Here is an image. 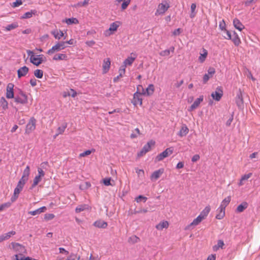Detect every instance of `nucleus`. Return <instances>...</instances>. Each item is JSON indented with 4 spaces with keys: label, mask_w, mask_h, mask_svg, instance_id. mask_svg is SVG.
I'll return each instance as SVG.
<instances>
[{
    "label": "nucleus",
    "mask_w": 260,
    "mask_h": 260,
    "mask_svg": "<svg viewBox=\"0 0 260 260\" xmlns=\"http://www.w3.org/2000/svg\"><path fill=\"white\" fill-rule=\"evenodd\" d=\"M27 53L30 57V62L36 66H39L45 60V57L43 54L35 55L31 50H27Z\"/></svg>",
    "instance_id": "1"
},
{
    "label": "nucleus",
    "mask_w": 260,
    "mask_h": 260,
    "mask_svg": "<svg viewBox=\"0 0 260 260\" xmlns=\"http://www.w3.org/2000/svg\"><path fill=\"white\" fill-rule=\"evenodd\" d=\"M67 46L64 45V42H62V41H58L51 47V49L47 51V53L50 55L64 49Z\"/></svg>",
    "instance_id": "2"
},
{
    "label": "nucleus",
    "mask_w": 260,
    "mask_h": 260,
    "mask_svg": "<svg viewBox=\"0 0 260 260\" xmlns=\"http://www.w3.org/2000/svg\"><path fill=\"white\" fill-rule=\"evenodd\" d=\"M173 152L172 148H168L161 153L158 154L155 158V162H157L162 160L164 158L167 157Z\"/></svg>",
    "instance_id": "3"
},
{
    "label": "nucleus",
    "mask_w": 260,
    "mask_h": 260,
    "mask_svg": "<svg viewBox=\"0 0 260 260\" xmlns=\"http://www.w3.org/2000/svg\"><path fill=\"white\" fill-rule=\"evenodd\" d=\"M25 184V183H23L22 182L19 181L14 189L13 196L11 197V201L12 202H15L18 198L19 194L22 191Z\"/></svg>",
    "instance_id": "4"
},
{
    "label": "nucleus",
    "mask_w": 260,
    "mask_h": 260,
    "mask_svg": "<svg viewBox=\"0 0 260 260\" xmlns=\"http://www.w3.org/2000/svg\"><path fill=\"white\" fill-rule=\"evenodd\" d=\"M169 7L170 5L166 1L162 2L158 5L155 15H162L164 14L168 10Z\"/></svg>",
    "instance_id": "5"
},
{
    "label": "nucleus",
    "mask_w": 260,
    "mask_h": 260,
    "mask_svg": "<svg viewBox=\"0 0 260 260\" xmlns=\"http://www.w3.org/2000/svg\"><path fill=\"white\" fill-rule=\"evenodd\" d=\"M155 142L153 141H150L145 144L142 150L138 152V156L141 157L145 154L147 152L149 151L151 149V147L152 146L154 145Z\"/></svg>",
    "instance_id": "6"
},
{
    "label": "nucleus",
    "mask_w": 260,
    "mask_h": 260,
    "mask_svg": "<svg viewBox=\"0 0 260 260\" xmlns=\"http://www.w3.org/2000/svg\"><path fill=\"white\" fill-rule=\"evenodd\" d=\"M36 120L34 117H31L26 126L25 133L30 134L36 128Z\"/></svg>",
    "instance_id": "7"
},
{
    "label": "nucleus",
    "mask_w": 260,
    "mask_h": 260,
    "mask_svg": "<svg viewBox=\"0 0 260 260\" xmlns=\"http://www.w3.org/2000/svg\"><path fill=\"white\" fill-rule=\"evenodd\" d=\"M140 88L142 89V92L143 95H152L154 92V87L153 84H149L145 89H144L141 85H139L137 87V90H140Z\"/></svg>",
    "instance_id": "8"
},
{
    "label": "nucleus",
    "mask_w": 260,
    "mask_h": 260,
    "mask_svg": "<svg viewBox=\"0 0 260 260\" xmlns=\"http://www.w3.org/2000/svg\"><path fill=\"white\" fill-rule=\"evenodd\" d=\"M223 95V91L221 87H217L215 91L213 92L211 94L212 98L216 101H219L221 99Z\"/></svg>",
    "instance_id": "9"
},
{
    "label": "nucleus",
    "mask_w": 260,
    "mask_h": 260,
    "mask_svg": "<svg viewBox=\"0 0 260 260\" xmlns=\"http://www.w3.org/2000/svg\"><path fill=\"white\" fill-rule=\"evenodd\" d=\"M11 245L14 250L19 254L24 253L26 251L24 246L19 243L12 242Z\"/></svg>",
    "instance_id": "10"
},
{
    "label": "nucleus",
    "mask_w": 260,
    "mask_h": 260,
    "mask_svg": "<svg viewBox=\"0 0 260 260\" xmlns=\"http://www.w3.org/2000/svg\"><path fill=\"white\" fill-rule=\"evenodd\" d=\"M139 91V90H137V91L134 94V98L132 103L135 106L138 104L140 105L142 104V99L141 98V96L143 94L142 92H141Z\"/></svg>",
    "instance_id": "11"
},
{
    "label": "nucleus",
    "mask_w": 260,
    "mask_h": 260,
    "mask_svg": "<svg viewBox=\"0 0 260 260\" xmlns=\"http://www.w3.org/2000/svg\"><path fill=\"white\" fill-rule=\"evenodd\" d=\"M14 84L9 83L7 86L6 97L7 99H12L14 98L13 91Z\"/></svg>",
    "instance_id": "12"
},
{
    "label": "nucleus",
    "mask_w": 260,
    "mask_h": 260,
    "mask_svg": "<svg viewBox=\"0 0 260 260\" xmlns=\"http://www.w3.org/2000/svg\"><path fill=\"white\" fill-rule=\"evenodd\" d=\"M164 169H159L156 171H155L151 175L150 179L152 181H156L157 180L160 176L164 173Z\"/></svg>",
    "instance_id": "13"
},
{
    "label": "nucleus",
    "mask_w": 260,
    "mask_h": 260,
    "mask_svg": "<svg viewBox=\"0 0 260 260\" xmlns=\"http://www.w3.org/2000/svg\"><path fill=\"white\" fill-rule=\"evenodd\" d=\"M30 174V168L28 166H27L25 168L23 175L21 179L19 181L22 182L23 183H26V182L28 180V177Z\"/></svg>",
    "instance_id": "14"
},
{
    "label": "nucleus",
    "mask_w": 260,
    "mask_h": 260,
    "mask_svg": "<svg viewBox=\"0 0 260 260\" xmlns=\"http://www.w3.org/2000/svg\"><path fill=\"white\" fill-rule=\"evenodd\" d=\"M29 69L26 66L21 67L17 70L18 78L25 76L28 73Z\"/></svg>",
    "instance_id": "15"
},
{
    "label": "nucleus",
    "mask_w": 260,
    "mask_h": 260,
    "mask_svg": "<svg viewBox=\"0 0 260 260\" xmlns=\"http://www.w3.org/2000/svg\"><path fill=\"white\" fill-rule=\"evenodd\" d=\"M131 56H128L126 59H125L123 63V64L126 67L127 66H131L134 60L136 58V55L135 54H134L133 53H132L131 54Z\"/></svg>",
    "instance_id": "16"
},
{
    "label": "nucleus",
    "mask_w": 260,
    "mask_h": 260,
    "mask_svg": "<svg viewBox=\"0 0 260 260\" xmlns=\"http://www.w3.org/2000/svg\"><path fill=\"white\" fill-rule=\"evenodd\" d=\"M203 99L204 98L203 95L200 96V97L197 99L193 102V103L191 105V106L189 107L188 109V111H192L194 109L198 107L201 103L203 101Z\"/></svg>",
    "instance_id": "17"
},
{
    "label": "nucleus",
    "mask_w": 260,
    "mask_h": 260,
    "mask_svg": "<svg viewBox=\"0 0 260 260\" xmlns=\"http://www.w3.org/2000/svg\"><path fill=\"white\" fill-rule=\"evenodd\" d=\"M51 34L54 36L55 39L60 40L61 38L64 37V33L61 30L55 29L51 31Z\"/></svg>",
    "instance_id": "18"
},
{
    "label": "nucleus",
    "mask_w": 260,
    "mask_h": 260,
    "mask_svg": "<svg viewBox=\"0 0 260 260\" xmlns=\"http://www.w3.org/2000/svg\"><path fill=\"white\" fill-rule=\"evenodd\" d=\"M16 232L12 231L5 234H3L0 236V242H2L5 240L9 239L12 236L15 235Z\"/></svg>",
    "instance_id": "19"
},
{
    "label": "nucleus",
    "mask_w": 260,
    "mask_h": 260,
    "mask_svg": "<svg viewBox=\"0 0 260 260\" xmlns=\"http://www.w3.org/2000/svg\"><path fill=\"white\" fill-rule=\"evenodd\" d=\"M233 25L234 27L239 31L242 30L245 28L244 25L237 18H235L233 20Z\"/></svg>",
    "instance_id": "20"
},
{
    "label": "nucleus",
    "mask_w": 260,
    "mask_h": 260,
    "mask_svg": "<svg viewBox=\"0 0 260 260\" xmlns=\"http://www.w3.org/2000/svg\"><path fill=\"white\" fill-rule=\"evenodd\" d=\"M111 65V61L109 58L104 60L103 70L104 73H106L109 70Z\"/></svg>",
    "instance_id": "21"
},
{
    "label": "nucleus",
    "mask_w": 260,
    "mask_h": 260,
    "mask_svg": "<svg viewBox=\"0 0 260 260\" xmlns=\"http://www.w3.org/2000/svg\"><path fill=\"white\" fill-rule=\"evenodd\" d=\"M37 15V11L36 10H31L29 12L25 13L21 17V19H28L32 17L33 15Z\"/></svg>",
    "instance_id": "22"
},
{
    "label": "nucleus",
    "mask_w": 260,
    "mask_h": 260,
    "mask_svg": "<svg viewBox=\"0 0 260 260\" xmlns=\"http://www.w3.org/2000/svg\"><path fill=\"white\" fill-rule=\"evenodd\" d=\"M236 103L239 108H241L243 105V100L241 92L237 94L236 98Z\"/></svg>",
    "instance_id": "23"
},
{
    "label": "nucleus",
    "mask_w": 260,
    "mask_h": 260,
    "mask_svg": "<svg viewBox=\"0 0 260 260\" xmlns=\"http://www.w3.org/2000/svg\"><path fill=\"white\" fill-rule=\"evenodd\" d=\"M68 56L66 54L59 53L56 54L53 57L54 60H67Z\"/></svg>",
    "instance_id": "24"
},
{
    "label": "nucleus",
    "mask_w": 260,
    "mask_h": 260,
    "mask_svg": "<svg viewBox=\"0 0 260 260\" xmlns=\"http://www.w3.org/2000/svg\"><path fill=\"white\" fill-rule=\"evenodd\" d=\"M15 102L17 103L25 104L27 103L28 100L26 98H22L19 95H16L14 98Z\"/></svg>",
    "instance_id": "25"
},
{
    "label": "nucleus",
    "mask_w": 260,
    "mask_h": 260,
    "mask_svg": "<svg viewBox=\"0 0 260 260\" xmlns=\"http://www.w3.org/2000/svg\"><path fill=\"white\" fill-rule=\"evenodd\" d=\"M94 226L99 228H106L108 224L106 222L102 221V220H97L95 221L93 223Z\"/></svg>",
    "instance_id": "26"
},
{
    "label": "nucleus",
    "mask_w": 260,
    "mask_h": 260,
    "mask_svg": "<svg viewBox=\"0 0 260 260\" xmlns=\"http://www.w3.org/2000/svg\"><path fill=\"white\" fill-rule=\"evenodd\" d=\"M46 210V207L45 206H43L36 210L29 211L28 212L29 214H30L31 215L35 216L37 214H40V213L45 212V211Z\"/></svg>",
    "instance_id": "27"
},
{
    "label": "nucleus",
    "mask_w": 260,
    "mask_h": 260,
    "mask_svg": "<svg viewBox=\"0 0 260 260\" xmlns=\"http://www.w3.org/2000/svg\"><path fill=\"white\" fill-rule=\"evenodd\" d=\"M169 226V222L167 221H163L155 226L156 229L158 230H162L163 229H167Z\"/></svg>",
    "instance_id": "28"
},
{
    "label": "nucleus",
    "mask_w": 260,
    "mask_h": 260,
    "mask_svg": "<svg viewBox=\"0 0 260 260\" xmlns=\"http://www.w3.org/2000/svg\"><path fill=\"white\" fill-rule=\"evenodd\" d=\"M202 220H203V219L202 218V217H201L199 215L196 218H195L192 221V222L189 225H188L185 228V229L186 230H188V229H189V227L191 226H196V225H198L202 221Z\"/></svg>",
    "instance_id": "29"
},
{
    "label": "nucleus",
    "mask_w": 260,
    "mask_h": 260,
    "mask_svg": "<svg viewBox=\"0 0 260 260\" xmlns=\"http://www.w3.org/2000/svg\"><path fill=\"white\" fill-rule=\"evenodd\" d=\"M210 207L209 206H206L205 209L200 213L199 216L204 219L209 214L210 211Z\"/></svg>",
    "instance_id": "30"
},
{
    "label": "nucleus",
    "mask_w": 260,
    "mask_h": 260,
    "mask_svg": "<svg viewBox=\"0 0 260 260\" xmlns=\"http://www.w3.org/2000/svg\"><path fill=\"white\" fill-rule=\"evenodd\" d=\"M235 46H238L241 43V40L238 34L236 32L233 33V37L231 39Z\"/></svg>",
    "instance_id": "31"
},
{
    "label": "nucleus",
    "mask_w": 260,
    "mask_h": 260,
    "mask_svg": "<svg viewBox=\"0 0 260 260\" xmlns=\"http://www.w3.org/2000/svg\"><path fill=\"white\" fill-rule=\"evenodd\" d=\"M231 201V197L230 196L225 198L221 203L219 208L225 210V207L229 205Z\"/></svg>",
    "instance_id": "32"
},
{
    "label": "nucleus",
    "mask_w": 260,
    "mask_h": 260,
    "mask_svg": "<svg viewBox=\"0 0 260 260\" xmlns=\"http://www.w3.org/2000/svg\"><path fill=\"white\" fill-rule=\"evenodd\" d=\"M63 22H66L68 25L72 24H78L79 23L78 20L76 18H67L62 20Z\"/></svg>",
    "instance_id": "33"
},
{
    "label": "nucleus",
    "mask_w": 260,
    "mask_h": 260,
    "mask_svg": "<svg viewBox=\"0 0 260 260\" xmlns=\"http://www.w3.org/2000/svg\"><path fill=\"white\" fill-rule=\"evenodd\" d=\"M248 207V204L247 202H243L240 204L236 209L237 212L240 213L243 212L245 209Z\"/></svg>",
    "instance_id": "34"
},
{
    "label": "nucleus",
    "mask_w": 260,
    "mask_h": 260,
    "mask_svg": "<svg viewBox=\"0 0 260 260\" xmlns=\"http://www.w3.org/2000/svg\"><path fill=\"white\" fill-rule=\"evenodd\" d=\"M203 53H200V55L199 57V60L201 63H203L205 60L208 55L207 50L204 48H203Z\"/></svg>",
    "instance_id": "35"
},
{
    "label": "nucleus",
    "mask_w": 260,
    "mask_h": 260,
    "mask_svg": "<svg viewBox=\"0 0 260 260\" xmlns=\"http://www.w3.org/2000/svg\"><path fill=\"white\" fill-rule=\"evenodd\" d=\"M218 213L216 215V218L218 219H221L224 216L225 210L220 208H218L217 210Z\"/></svg>",
    "instance_id": "36"
},
{
    "label": "nucleus",
    "mask_w": 260,
    "mask_h": 260,
    "mask_svg": "<svg viewBox=\"0 0 260 260\" xmlns=\"http://www.w3.org/2000/svg\"><path fill=\"white\" fill-rule=\"evenodd\" d=\"M224 246V242L222 240H219L217 242V244L213 247V250L214 251L218 250L220 248H222Z\"/></svg>",
    "instance_id": "37"
},
{
    "label": "nucleus",
    "mask_w": 260,
    "mask_h": 260,
    "mask_svg": "<svg viewBox=\"0 0 260 260\" xmlns=\"http://www.w3.org/2000/svg\"><path fill=\"white\" fill-rule=\"evenodd\" d=\"M0 104H1V106L2 107L3 109L6 110V109H8V103L4 97H2L1 98Z\"/></svg>",
    "instance_id": "38"
},
{
    "label": "nucleus",
    "mask_w": 260,
    "mask_h": 260,
    "mask_svg": "<svg viewBox=\"0 0 260 260\" xmlns=\"http://www.w3.org/2000/svg\"><path fill=\"white\" fill-rule=\"evenodd\" d=\"M189 132L188 128L186 126H183L181 127L179 135L181 137L185 136H186Z\"/></svg>",
    "instance_id": "39"
},
{
    "label": "nucleus",
    "mask_w": 260,
    "mask_h": 260,
    "mask_svg": "<svg viewBox=\"0 0 260 260\" xmlns=\"http://www.w3.org/2000/svg\"><path fill=\"white\" fill-rule=\"evenodd\" d=\"M88 209V206L87 205L83 204L77 206L75 209V211L77 213H79Z\"/></svg>",
    "instance_id": "40"
},
{
    "label": "nucleus",
    "mask_w": 260,
    "mask_h": 260,
    "mask_svg": "<svg viewBox=\"0 0 260 260\" xmlns=\"http://www.w3.org/2000/svg\"><path fill=\"white\" fill-rule=\"evenodd\" d=\"M67 126V123H64L63 124H62V125L61 126L58 127L57 128V133L56 134V135H59L63 134L66 129Z\"/></svg>",
    "instance_id": "41"
},
{
    "label": "nucleus",
    "mask_w": 260,
    "mask_h": 260,
    "mask_svg": "<svg viewBox=\"0 0 260 260\" xmlns=\"http://www.w3.org/2000/svg\"><path fill=\"white\" fill-rule=\"evenodd\" d=\"M119 27V22L117 21L112 23L109 28V30L114 31H116Z\"/></svg>",
    "instance_id": "42"
},
{
    "label": "nucleus",
    "mask_w": 260,
    "mask_h": 260,
    "mask_svg": "<svg viewBox=\"0 0 260 260\" xmlns=\"http://www.w3.org/2000/svg\"><path fill=\"white\" fill-rule=\"evenodd\" d=\"M18 25L17 22H14L12 24L8 25L7 26L5 27V30L6 31H10L12 29H14L17 27H18Z\"/></svg>",
    "instance_id": "43"
},
{
    "label": "nucleus",
    "mask_w": 260,
    "mask_h": 260,
    "mask_svg": "<svg viewBox=\"0 0 260 260\" xmlns=\"http://www.w3.org/2000/svg\"><path fill=\"white\" fill-rule=\"evenodd\" d=\"M41 177L37 175L34 179L33 183L31 185V188H33L37 185H38V184L41 181Z\"/></svg>",
    "instance_id": "44"
},
{
    "label": "nucleus",
    "mask_w": 260,
    "mask_h": 260,
    "mask_svg": "<svg viewBox=\"0 0 260 260\" xmlns=\"http://www.w3.org/2000/svg\"><path fill=\"white\" fill-rule=\"evenodd\" d=\"M34 75L38 78H42L43 76V71L40 69H37L34 71Z\"/></svg>",
    "instance_id": "45"
},
{
    "label": "nucleus",
    "mask_w": 260,
    "mask_h": 260,
    "mask_svg": "<svg viewBox=\"0 0 260 260\" xmlns=\"http://www.w3.org/2000/svg\"><path fill=\"white\" fill-rule=\"evenodd\" d=\"M196 4H192L190 7L191 13L190 14V18H193L195 16L196 12L195 10L196 9Z\"/></svg>",
    "instance_id": "46"
},
{
    "label": "nucleus",
    "mask_w": 260,
    "mask_h": 260,
    "mask_svg": "<svg viewBox=\"0 0 260 260\" xmlns=\"http://www.w3.org/2000/svg\"><path fill=\"white\" fill-rule=\"evenodd\" d=\"M224 35H223V37L224 39L227 40H231L232 39V35L231 32L227 29H225L223 31Z\"/></svg>",
    "instance_id": "47"
},
{
    "label": "nucleus",
    "mask_w": 260,
    "mask_h": 260,
    "mask_svg": "<svg viewBox=\"0 0 260 260\" xmlns=\"http://www.w3.org/2000/svg\"><path fill=\"white\" fill-rule=\"evenodd\" d=\"M128 241L129 242L135 243L138 242L140 241V239L137 236L133 235L129 237Z\"/></svg>",
    "instance_id": "48"
},
{
    "label": "nucleus",
    "mask_w": 260,
    "mask_h": 260,
    "mask_svg": "<svg viewBox=\"0 0 260 260\" xmlns=\"http://www.w3.org/2000/svg\"><path fill=\"white\" fill-rule=\"evenodd\" d=\"M147 200V198L143 196L139 195L138 197H136L135 199V201L137 203L140 202L142 200H143V202H145Z\"/></svg>",
    "instance_id": "49"
},
{
    "label": "nucleus",
    "mask_w": 260,
    "mask_h": 260,
    "mask_svg": "<svg viewBox=\"0 0 260 260\" xmlns=\"http://www.w3.org/2000/svg\"><path fill=\"white\" fill-rule=\"evenodd\" d=\"M131 0H124L121 5V9L124 10L126 9L128 5L130 4Z\"/></svg>",
    "instance_id": "50"
},
{
    "label": "nucleus",
    "mask_w": 260,
    "mask_h": 260,
    "mask_svg": "<svg viewBox=\"0 0 260 260\" xmlns=\"http://www.w3.org/2000/svg\"><path fill=\"white\" fill-rule=\"evenodd\" d=\"M140 134V130L138 128H136L135 129V132H133L131 135V138L132 139H134V138H136L138 137V136Z\"/></svg>",
    "instance_id": "51"
},
{
    "label": "nucleus",
    "mask_w": 260,
    "mask_h": 260,
    "mask_svg": "<svg viewBox=\"0 0 260 260\" xmlns=\"http://www.w3.org/2000/svg\"><path fill=\"white\" fill-rule=\"evenodd\" d=\"M125 68L126 67L124 66L123 64H122L119 70V76H123V75L125 74Z\"/></svg>",
    "instance_id": "52"
},
{
    "label": "nucleus",
    "mask_w": 260,
    "mask_h": 260,
    "mask_svg": "<svg viewBox=\"0 0 260 260\" xmlns=\"http://www.w3.org/2000/svg\"><path fill=\"white\" fill-rule=\"evenodd\" d=\"M55 215L52 213L46 214L44 216V219L46 220H50L53 219Z\"/></svg>",
    "instance_id": "53"
},
{
    "label": "nucleus",
    "mask_w": 260,
    "mask_h": 260,
    "mask_svg": "<svg viewBox=\"0 0 260 260\" xmlns=\"http://www.w3.org/2000/svg\"><path fill=\"white\" fill-rule=\"evenodd\" d=\"M22 4V0H16L15 2H13L12 4V7L13 8H16L19 7Z\"/></svg>",
    "instance_id": "54"
},
{
    "label": "nucleus",
    "mask_w": 260,
    "mask_h": 260,
    "mask_svg": "<svg viewBox=\"0 0 260 260\" xmlns=\"http://www.w3.org/2000/svg\"><path fill=\"white\" fill-rule=\"evenodd\" d=\"M170 54V50L168 49L159 52V55L161 56H168Z\"/></svg>",
    "instance_id": "55"
},
{
    "label": "nucleus",
    "mask_w": 260,
    "mask_h": 260,
    "mask_svg": "<svg viewBox=\"0 0 260 260\" xmlns=\"http://www.w3.org/2000/svg\"><path fill=\"white\" fill-rule=\"evenodd\" d=\"M219 28L222 30L224 31L225 29V23L223 20H222L221 21L219 22Z\"/></svg>",
    "instance_id": "56"
},
{
    "label": "nucleus",
    "mask_w": 260,
    "mask_h": 260,
    "mask_svg": "<svg viewBox=\"0 0 260 260\" xmlns=\"http://www.w3.org/2000/svg\"><path fill=\"white\" fill-rule=\"evenodd\" d=\"M11 204L10 202L6 203L0 205L1 211H2L6 208H9L10 207Z\"/></svg>",
    "instance_id": "57"
},
{
    "label": "nucleus",
    "mask_w": 260,
    "mask_h": 260,
    "mask_svg": "<svg viewBox=\"0 0 260 260\" xmlns=\"http://www.w3.org/2000/svg\"><path fill=\"white\" fill-rule=\"evenodd\" d=\"M215 70L213 68H210L208 70V73L207 74H208V75L210 76V77H212V76L215 74Z\"/></svg>",
    "instance_id": "58"
},
{
    "label": "nucleus",
    "mask_w": 260,
    "mask_h": 260,
    "mask_svg": "<svg viewBox=\"0 0 260 260\" xmlns=\"http://www.w3.org/2000/svg\"><path fill=\"white\" fill-rule=\"evenodd\" d=\"M91 153V151L89 150H86V151H85L80 153L79 154V156L80 157H84V156H85L86 155H88L90 154Z\"/></svg>",
    "instance_id": "59"
},
{
    "label": "nucleus",
    "mask_w": 260,
    "mask_h": 260,
    "mask_svg": "<svg viewBox=\"0 0 260 260\" xmlns=\"http://www.w3.org/2000/svg\"><path fill=\"white\" fill-rule=\"evenodd\" d=\"M136 172L139 177L143 176L144 175V171L143 170L136 169Z\"/></svg>",
    "instance_id": "60"
},
{
    "label": "nucleus",
    "mask_w": 260,
    "mask_h": 260,
    "mask_svg": "<svg viewBox=\"0 0 260 260\" xmlns=\"http://www.w3.org/2000/svg\"><path fill=\"white\" fill-rule=\"evenodd\" d=\"M252 175V173H249L247 174H245L243 176H242L241 178L242 181H245L248 180Z\"/></svg>",
    "instance_id": "61"
},
{
    "label": "nucleus",
    "mask_w": 260,
    "mask_h": 260,
    "mask_svg": "<svg viewBox=\"0 0 260 260\" xmlns=\"http://www.w3.org/2000/svg\"><path fill=\"white\" fill-rule=\"evenodd\" d=\"M38 176L41 177L42 178L45 176V172L42 170V169L40 168H38Z\"/></svg>",
    "instance_id": "62"
},
{
    "label": "nucleus",
    "mask_w": 260,
    "mask_h": 260,
    "mask_svg": "<svg viewBox=\"0 0 260 260\" xmlns=\"http://www.w3.org/2000/svg\"><path fill=\"white\" fill-rule=\"evenodd\" d=\"M211 78V77H210L209 75H208V74H205L204 76H203V83L204 84H205L208 80L209 79Z\"/></svg>",
    "instance_id": "63"
},
{
    "label": "nucleus",
    "mask_w": 260,
    "mask_h": 260,
    "mask_svg": "<svg viewBox=\"0 0 260 260\" xmlns=\"http://www.w3.org/2000/svg\"><path fill=\"white\" fill-rule=\"evenodd\" d=\"M69 258H70V260H79L80 259V256H77L76 255H75V254H72L69 257Z\"/></svg>",
    "instance_id": "64"
}]
</instances>
